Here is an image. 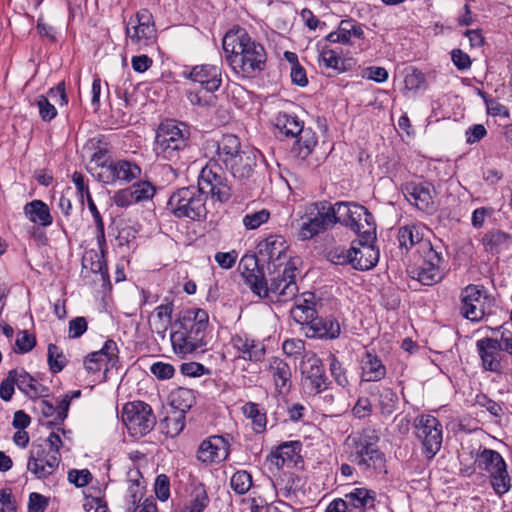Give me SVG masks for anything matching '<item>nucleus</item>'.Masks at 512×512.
I'll list each match as a JSON object with an SVG mask.
<instances>
[{
	"mask_svg": "<svg viewBox=\"0 0 512 512\" xmlns=\"http://www.w3.org/2000/svg\"><path fill=\"white\" fill-rule=\"evenodd\" d=\"M222 46L226 53V62L238 76L254 78L264 70L266 51L245 29L238 27L228 31Z\"/></svg>",
	"mask_w": 512,
	"mask_h": 512,
	"instance_id": "1",
	"label": "nucleus"
},
{
	"mask_svg": "<svg viewBox=\"0 0 512 512\" xmlns=\"http://www.w3.org/2000/svg\"><path fill=\"white\" fill-rule=\"evenodd\" d=\"M208 312L201 308L182 311L173 324L170 341L174 353L182 358L207 345Z\"/></svg>",
	"mask_w": 512,
	"mask_h": 512,
	"instance_id": "2",
	"label": "nucleus"
},
{
	"mask_svg": "<svg viewBox=\"0 0 512 512\" xmlns=\"http://www.w3.org/2000/svg\"><path fill=\"white\" fill-rule=\"evenodd\" d=\"M154 150L158 157L174 164H188L192 150L188 126L173 120L161 123L156 132Z\"/></svg>",
	"mask_w": 512,
	"mask_h": 512,
	"instance_id": "3",
	"label": "nucleus"
},
{
	"mask_svg": "<svg viewBox=\"0 0 512 512\" xmlns=\"http://www.w3.org/2000/svg\"><path fill=\"white\" fill-rule=\"evenodd\" d=\"M378 440L377 436L366 433L349 435L344 443L347 459L362 472L382 471L386 457L377 445Z\"/></svg>",
	"mask_w": 512,
	"mask_h": 512,
	"instance_id": "4",
	"label": "nucleus"
},
{
	"mask_svg": "<svg viewBox=\"0 0 512 512\" xmlns=\"http://www.w3.org/2000/svg\"><path fill=\"white\" fill-rule=\"evenodd\" d=\"M275 127L280 136L296 138L291 153L301 161H307L312 154L318 139L311 128H304L296 116L279 113L275 119Z\"/></svg>",
	"mask_w": 512,
	"mask_h": 512,
	"instance_id": "5",
	"label": "nucleus"
},
{
	"mask_svg": "<svg viewBox=\"0 0 512 512\" xmlns=\"http://www.w3.org/2000/svg\"><path fill=\"white\" fill-rule=\"evenodd\" d=\"M336 224L353 230L359 237L376 239V224L372 213L356 202H336L333 204Z\"/></svg>",
	"mask_w": 512,
	"mask_h": 512,
	"instance_id": "6",
	"label": "nucleus"
},
{
	"mask_svg": "<svg viewBox=\"0 0 512 512\" xmlns=\"http://www.w3.org/2000/svg\"><path fill=\"white\" fill-rule=\"evenodd\" d=\"M206 201L205 194L197 186H187L178 189L170 196L168 208L177 218L202 221L208 214Z\"/></svg>",
	"mask_w": 512,
	"mask_h": 512,
	"instance_id": "7",
	"label": "nucleus"
},
{
	"mask_svg": "<svg viewBox=\"0 0 512 512\" xmlns=\"http://www.w3.org/2000/svg\"><path fill=\"white\" fill-rule=\"evenodd\" d=\"M296 272L297 263H287L282 268L268 271V280L266 279L263 288L267 293L260 297L283 303L295 299L298 293Z\"/></svg>",
	"mask_w": 512,
	"mask_h": 512,
	"instance_id": "8",
	"label": "nucleus"
},
{
	"mask_svg": "<svg viewBox=\"0 0 512 512\" xmlns=\"http://www.w3.org/2000/svg\"><path fill=\"white\" fill-rule=\"evenodd\" d=\"M301 220L299 237L302 240L312 239L336 224L333 204L326 200L312 202L306 206Z\"/></svg>",
	"mask_w": 512,
	"mask_h": 512,
	"instance_id": "9",
	"label": "nucleus"
},
{
	"mask_svg": "<svg viewBox=\"0 0 512 512\" xmlns=\"http://www.w3.org/2000/svg\"><path fill=\"white\" fill-rule=\"evenodd\" d=\"M197 188L221 203L227 202L232 197V185L221 165L214 160H209L201 169L198 176Z\"/></svg>",
	"mask_w": 512,
	"mask_h": 512,
	"instance_id": "10",
	"label": "nucleus"
},
{
	"mask_svg": "<svg viewBox=\"0 0 512 512\" xmlns=\"http://www.w3.org/2000/svg\"><path fill=\"white\" fill-rule=\"evenodd\" d=\"M494 298L491 297L481 285L469 284L460 293V315L471 321L480 322L489 316Z\"/></svg>",
	"mask_w": 512,
	"mask_h": 512,
	"instance_id": "11",
	"label": "nucleus"
},
{
	"mask_svg": "<svg viewBox=\"0 0 512 512\" xmlns=\"http://www.w3.org/2000/svg\"><path fill=\"white\" fill-rule=\"evenodd\" d=\"M121 418L129 434L135 438L147 435L156 424L151 406L144 401L126 403L122 409Z\"/></svg>",
	"mask_w": 512,
	"mask_h": 512,
	"instance_id": "12",
	"label": "nucleus"
},
{
	"mask_svg": "<svg viewBox=\"0 0 512 512\" xmlns=\"http://www.w3.org/2000/svg\"><path fill=\"white\" fill-rule=\"evenodd\" d=\"M416 437L422 443L423 454L430 460L439 452L442 445V425L432 415H420L414 420Z\"/></svg>",
	"mask_w": 512,
	"mask_h": 512,
	"instance_id": "13",
	"label": "nucleus"
},
{
	"mask_svg": "<svg viewBox=\"0 0 512 512\" xmlns=\"http://www.w3.org/2000/svg\"><path fill=\"white\" fill-rule=\"evenodd\" d=\"M257 250L258 258L267 265V271L282 268L287 263H297L288 254V246L281 235L268 236L258 243Z\"/></svg>",
	"mask_w": 512,
	"mask_h": 512,
	"instance_id": "14",
	"label": "nucleus"
},
{
	"mask_svg": "<svg viewBox=\"0 0 512 512\" xmlns=\"http://www.w3.org/2000/svg\"><path fill=\"white\" fill-rule=\"evenodd\" d=\"M302 376L303 387L309 394H320L331 385L322 360L315 354L308 357L302 366Z\"/></svg>",
	"mask_w": 512,
	"mask_h": 512,
	"instance_id": "15",
	"label": "nucleus"
},
{
	"mask_svg": "<svg viewBox=\"0 0 512 512\" xmlns=\"http://www.w3.org/2000/svg\"><path fill=\"white\" fill-rule=\"evenodd\" d=\"M141 174L140 167L128 160H110L103 162L98 173V180L105 184H112L117 181L131 182Z\"/></svg>",
	"mask_w": 512,
	"mask_h": 512,
	"instance_id": "16",
	"label": "nucleus"
},
{
	"mask_svg": "<svg viewBox=\"0 0 512 512\" xmlns=\"http://www.w3.org/2000/svg\"><path fill=\"white\" fill-rule=\"evenodd\" d=\"M60 455L48 453L43 445L33 444L27 463V469L38 479H45L52 475L58 468Z\"/></svg>",
	"mask_w": 512,
	"mask_h": 512,
	"instance_id": "17",
	"label": "nucleus"
},
{
	"mask_svg": "<svg viewBox=\"0 0 512 512\" xmlns=\"http://www.w3.org/2000/svg\"><path fill=\"white\" fill-rule=\"evenodd\" d=\"M230 443L223 435H213L204 439L197 450V459L209 465L225 461L229 456Z\"/></svg>",
	"mask_w": 512,
	"mask_h": 512,
	"instance_id": "18",
	"label": "nucleus"
},
{
	"mask_svg": "<svg viewBox=\"0 0 512 512\" xmlns=\"http://www.w3.org/2000/svg\"><path fill=\"white\" fill-rule=\"evenodd\" d=\"M406 199L419 210L432 214L436 211L435 189L429 182L407 183L404 188Z\"/></svg>",
	"mask_w": 512,
	"mask_h": 512,
	"instance_id": "19",
	"label": "nucleus"
},
{
	"mask_svg": "<svg viewBox=\"0 0 512 512\" xmlns=\"http://www.w3.org/2000/svg\"><path fill=\"white\" fill-rule=\"evenodd\" d=\"M118 361V346L114 340L108 339L99 351L91 352L85 357L84 367L89 373H96L102 369L103 365L106 366V371L116 367Z\"/></svg>",
	"mask_w": 512,
	"mask_h": 512,
	"instance_id": "20",
	"label": "nucleus"
},
{
	"mask_svg": "<svg viewBox=\"0 0 512 512\" xmlns=\"http://www.w3.org/2000/svg\"><path fill=\"white\" fill-rule=\"evenodd\" d=\"M375 239L360 237L357 243L351 246L352 268L366 271L372 269L379 260V250L373 245Z\"/></svg>",
	"mask_w": 512,
	"mask_h": 512,
	"instance_id": "21",
	"label": "nucleus"
},
{
	"mask_svg": "<svg viewBox=\"0 0 512 512\" xmlns=\"http://www.w3.org/2000/svg\"><path fill=\"white\" fill-rule=\"evenodd\" d=\"M476 348L484 371L497 374L502 372L500 358V352L502 350L498 339L491 337L479 339L476 342Z\"/></svg>",
	"mask_w": 512,
	"mask_h": 512,
	"instance_id": "22",
	"label": "nucleus"
},
{
	"mask_svg": "<svg viewBox=\"0 0 512 512\" xmlns=\"http://www.w3.org/2000/svg\"><path fill=\"white\" fill-rule=\"evenodd\" d=\"M259 262L261 261L256 256H245L240 261L239 269L252 292L260 297L266 295L267 290H263L266 278L259 267Z\"/></svg>",
	"mask_w": 512,
	"mask_h": 512,
	"instance_id": "23",
	"label": "nucleus"
},
{
	"mask_svg": "<svg viewBox=\"0 0 512 512\" xmlns=\"http://www.w3.org/2000/svg\"><path fill=\"white\" fill-rule=\"evenodd\" d=\"M302 332L307 338L333 340L340 336L341 326L331 316L323 318L317 315L309 325L304 326Z\"/></svg>",
	"mask_w": 512,
	"mask_h": 512,
	"instance_id": "24",
	"label": "nucleus"
},
{
	"mask_svg": "<svg viewBox=\"0 0 512 512\" xmlns=\"http://www.w3.org/2000/svg\"><path fill=\"white\" fill-rule=\"evenodd\" d=\"M186 77L199 83L202 89L209 93L217 91L222 84L221 68L216 65H196Z\"/></svg>",
	"mask_w": 512,
	"mask_h": 512,
	"instance_id": "25",
	"label": "nucleus"
},
{
	"mask_svg": "<svg viewBox=\"0 0 512 512\" xmlns=\"http://www.w3.org/2000/svg\"><path fill=\"white\" fill-rule=\"evenodd\" d=\"M267 372L272 379L275 391L279 395H286L292 387V372L289 364L281 358L269 359Z\"/></svg>",
	"mask_w": 512,
	"mask_h": 512,
	"instance_id": "26",
	"label": "nucleus"
},
{
	"mask_svg": "<svg viewBox=\"0 0 512 512\" xmlns=\"http://www.w3.org/2000/svg\"><path fill=\"white\" fill-rule=\"evenodd\" d=\"M256 163V151L250 148H244V150L238 154L237 157H234L230 163H227L225 167L231 172L234 178L247 179L253 174Z\"/></svg>",
	"mask_w": 512,
	"mask_h": 512,
	"instance_id": "27",
	"label": "nucleus"
},
{
	"mask_svg": "<svg viewBox=\"0 0 512 512\" xmlns=\"http://www.w3.org/2000/svg\"><path fill=\"white\" fill-rule=\"evenodd\" d=\"M361 382H379L387 374L386 366L381 358L371 352L366 351L361 358Z\"/></svg>",
	"mask_w": 512,
	"mask_h": 512,
	"instance_id": "28",
	"label": "nucleus"
},
{
	"mask_svg": "<svg viewBox=\"0 0 512 512\" xmlns=\"http://www.w3.org/2000/svg\"><path fill=\"white\" fill-rule=\"evenodd\" d=\"M137 25L126 28V34L133 41L152 39L155 35L153 16L148 9H140L136 13Z\"/></svg>",
	"mask_w": 512,
	"mask_h": 512,
	"instance_id": "29",
	"label": "nucleus"
},
{
	"mask_svg": "<svg viewBox=\"0 0 512 512\" xmlns=\"http://www.w3.org/2000/svg\"><path fill=\"white\" fill-rule=\"evenodd\" d=\"M16 385L30 399L48 396L49 388L39 383L24 369H17Z\"/></svg>",
	"mask_w": 512,
	"mask_h": 512,
	"instance_id": "30",
	"label": "nucleus"
},
{
	"mask_svg": "<svg viewBox=\"0 0 512 512\" xmlns=\"http://www.w3.org/2000/svg\"><path fill=\"white\" fill-rule=\"evenodd\" d=\"M345 500L350 509H361L362 512H371L375 508L376 492L367 488H354L345 494Z\"/></svg>",
	"mask_w": 512,
	"mask_h": 512,
	"instance_id": "31",
	"label": "nucleus"
},
{
	"mask_svg": "<svg viewBox=\"0 0 512 512\" xmlns=\"http://www.w3.org/2000/svg\"><path fill=\"white\" fill-rule=\"evenodd\" d=\"M233 342L235 348L242 353V358L245 360L258 362L265 356V345L260 341L237 336L233 339Z\"/></svg>",
	"mask_w": 512,
	"mask_h": 512,
	"instance_id": "32",
	"label": "nucleus"
},
{
	"mask_svg": "<svg viewBox=\"0 0 512 512\" xmlns=\"http://www.w3.org/2000/svg\"><path fill=\"white\" fill-rule=\"evenodd\" d=\"M482 243L487 252L495 255L509 249L512 245V236L502 230L492 229L484 234Z\"/></svg>",
	"mask_w": 512,
	"mask_h": 512,
	"instance_id": "33",
	"label": "nucleus"
},
{
	"mask_svg": "<svg viewBox=\"0 0 512 512\" xmlns=\"http://www.w3.org/2000/svg\"><path fill=\"white\" fill-rule=\"evenodd\" d=\"M419 252L423 258L422 263L437 268H444L447 262L445 255L447 254L444 245L439 242L432 244L430 241H424L420 244Z\"/></svg>",
	"mask_w": 512,
	"mask_h": 512,
	"instance_id": "34",
	"label": "nucleus"
},
{
	"mask_svg": "<svg viewBox=\"0 0 512 512\" xmlns=\"http://www.w3.org/2000/svg\"><path fill=\"white\" fill-rule=\"evenodd\" d=\"M244 149L241 147L240 139L233 134H225L217 142V157L225 166L234 157H237Z\"/></svg>",
	"mask_w": 512,
	"mask_h": 512,
	"instance_id": "35",
	"label": "nucleus"
},
{
	"mask_svg": "<svg viewBox=\"0 0 512 512\" xmlns=\"http://www.w3.org/2000/svg\"><path fill=\"white\" fill-rule=\"evenodd\" d=\"M368 393L371 396L378 395V405L382 416L389 417L396 410L398 405V396L390 387L370 386Z\"/></svg>",
	"mask_w": 512,
	"mask_h": 512,
	"instance_id": "36",
	"label": "nucleus"
},
{
	"mask_svg": "<svg viewBox=\"0 0 512 512\" xmlns=\"http://www.w3.org/2000/svg\"><path fill=\"white\" fill-rule=\"evenodd\" d=\"M409 275L422 285L432 286L439 283L444 278L445 271L444 268H437L422 263L420 266L413 267L409 270Z\"/></svg>",
	"mask_w": 512,
	"mask_h": 512,
	"instance_id": "37",
	"label": "nucleus"
},
{
	"mask_svg": "<svg viewBox=\"0 0 512 512\" xmlns=\"http://www.w3.org/2000/svg\"><path fill=\"white\" fill-rule=\"evenodd\" d=\"M98 246L100 249L99 252L94 249L85 252L82 259V266L86 269H90L92 273L101 274L104 279L108 277V268L105 261L106 243L103 246L98 244Z\"/></svg>",
	"mask_w": 512,
	"mask_h": 512,
	"instance_id": "38",
	"label": "nucleus"
},
{
	"mask_svg": "<svg viewBox=\"0 0 512 512\" xmlns=\"http://www.w3.org/2000/svg\"><path fill=\"white\" fill-rule=\"evenodd\" d=\"M475 464L480 470L486 471L489 474L497 472L501 469L504 470V467L507 466L501 454L489 448H484L477 455Z\"/></svg>",
	"mask_w": 512,
	"mask_h": 512,
	"instance_id": "39",
	"label": "nucleus"
},
{
	"mask_svg": "<svg viewBox=\"0 0 512 512\" xmlns=\"http://www.w3.org/2000/svg\"><path fill=\"white\" fill-rule=\"evenodd\" d=\"M24 213L33 223L47 227L52 224L53 218L49 207L41 200H33L24 206Z\"/></svg>",
	"mask_w": 512,
	"mask_h": 512,
	"instance_id": "40",
	"label": "nucleus"
},
{
	"mask_svg": "<svg viewBox=\"0 0 512 512\" xmlns=\"http://www.w3.org/2000/svg\"><path fill=\"white\" fill-rule=\"evenodd\" d=\"M169 398L171 408L184 414H186L196 402L194 390L184 387L173 390Z\"/></svg>",
	"mask_w": 512,
	"mask_h": 512,
	"instance_id": "41",
	"label": "nucleus"
},
{
	"mask_svg": "<svg viewBox=\"0 0 512 512\" xmlns=\"http://www.w3.org/2000/svg\"><path fill=\"white\" fill-rule=\"evenodd\" d=\"M242 412L247 418L251 419L252 428L255 433L260 434L266 430V413L260 409L257 403L247 402L242 407Z\"/></svg>",
	"mask_w": 512,
	"mask_h": 512,
	"instance_id": "42",
	"label": "nucleus"
},
{
	"mask_svg": "<svg viewBox=\"0 0 512 512\" xmlns=\"http://www.w3.org/2000/svg\"><path fill=\"white\" fill-rule=\"evenodd\" d=\"M185 415L172 409L161 423L164 429L163 432L169 437L178 436L185 428Z\"/></svg>",
	"mask_w": 512,
	"mask_h": 512,
	"instance_id": "43",
	"label": "nucleus"
},
{
	"mask_svg": "<svg viewBox=\"0 0 512 512\" xmlns=\"http://www.w3.org/2000/svg\"><path fill=\"white\" fill-rule=\"evenodd\" d=\"M190 502L184 507L183 512H202L209 505V497L202 483L197 484L191 494Z\"/></svg>",
	"mask_w": 512,
	"mask_h": 512,
	"instance_id": "44",
	"label": "nucleus"
},
{
	"mask_svg": "<svg viewBox=\"0 0 512 512\" xmlns=\"http://www.w3.org/2000/svg\"><path fill=\"white\" fill-rule=\"evenodd\" d=\"M398 241L401 248L409 250L415 244H421L424 242L422 234L419 228L415 225L403 226L398 231Z\"/></svg>",
	"mask_w": 512,
	"mask_h": 512,
	"instance_id": "45",
	"label": "nucleus"
},
{
	"mask_svg": "<svg viewBox=\"0 0 512 512\" xmlns=\"http://www.w3.org/2000/svg\"><path fill=\"white\" fill-rule=\"evenodd\" d=\"M328 361L329 371L335 383L341 388L348 387L350 382L344 364L334 354L329 355Z\"/></svg>",
	"mask_w": 512,
	"mask_h": 512,
	"instance_id": "46",
	"label": "nucleus"
},
{
	"mask_svg": "<svg viewBox=\"0 0 512 512\" xmlns=\"http://www.w3.org/2000/svg\"><path fill=\"white\" fill-rule=\"evenodd\" d=\"M290 314L294 321L301 326V330L303 331L304 326L309 325V323L318 315V310L316 307L301 306L294 303L290 310Z\"/></svg>",
	"mask_w": 512,
	"mask_h": 512,
	"instance_id": "47",
	"label": "nucleus"
},
{
	"mask_svg": "<svg viewBox=\"0 0 512 512\" xmlns=\"http://www.w3.org/2000/svg\"><path fill=\"white\" fill-rule=\"evenodd\" d=\"M230 486L236 494H246L252 486L251 474L246 470L236 471L230 479Z\"/></svg>",
	"mask_w": 512,
	"mask_h": 512,
	"instance_id": "48",
	"label": "nucleus"
},
{
	"mask_svg": "<svg viewBox=\"0 0 512 512\" xmlns=\"http://www.w3.org/2000/svg\"><path fill=\"white\" fill-rule=\"evenodd\" d=\"M319 63L320 65H323L326 68H331L335 70L337 73H341L344 71V68L341 67L343 61L339 53L327 47L322 48L319 55Z\"/></svg>",
	"mask_w": 512,
	"mask_h": 512,
	"instance_id": "49",
	"label": "nucleus"
},
{
	"mask_svg": "<svg viewBox=\"0 0 512 512\" xmlns=\"http://www.w3.org/2000/svg\"><path fill=\"white\" fill-rule=\"evenodd\" d=\"M351 19L341 20L336 31L329 33L326 36V41L330 43L350 44L352 31L350 30Z\"/></svg>",
	"mask_w": 512,
	"mask_h": 512,
	"instance_id": "50",
	"label": "nucleus"
},
{
	"mask_svg": "<svg viewBox=\"0 0 512 512\" xmlns=\"http://www.w3.org/2000/svg\"><path fill=\"white\" fill-rule=\"evenodd\" d=\"M490 483L498 495H503L508 492L510 490L511 484L510 477L507 472V466L504 467V470L501 469L490 474Z\"/></svg>",
	"mask_w": 512,
	"mask_h": 512,
	"instance_id": "51",
	"label": "nucleus"
},
{
	"mask_svg": "<svg viewBox=\"0 0 512 512\" xmlns=\"http://www.w3.org/2000/svg\"><path fill=\"white\" fill-rule=\"evenodd\" d=\"M87 205H88V209L90 210V212L93 216L94 222H95L96 231H97V235H96L97 243L99 245L103 246L105 244L104 222H103L102 216H101L99 210L97 209V206H96L91 195H88Z\"/></svg>",
	"mask_w": 512,
	"mask_h": 512,
	"instance_id": "52",
	"label": "nucleus"
},
{
	"mask_svg": "<svg viewBox=\"0 0 512 512\" xmlns=\"http://www.w3.org/2000/svg\"><path fill=\"white\" fill-rule=\"evenodd\" d=\"M38 409L44 417H46V418L53 417L54 418V421H50L48 423L49 426L54 425L56 423L59 424V423L64 422V420L60 419V415H59V411H60L59 398L56 399L55 404L48 400H40L38 402Z\"/></svg>",
	"mask_w": 512,
	"mask_h": 512,
	"instance_id": "53",
	"label": "nucleus"
},
{
	"mask_svg": "<svg viewBox=\"0 0 512 512\" xmlns=\"http://www.w3.org/2000/svg\"><path fill=\"white\" fill-rule=\"evenodd\" d=\"M35 345V336L30 334L27 330H22L17 334L14 352L18 354H25L30 352Z\"/></svg>",
	"mask_w": 512,
	"mask_h": 512,
	"instance_id": "54",
	"label": "nucleus"
},
{
	"mask_svg": "<svg viewBox=\"0 0 512 512\" xmlns=\"http://www.w3.org/2000/svg\"><path fill=\"white\" fill-rule=\"evenodd\" d=\"M48 364L52 373H59L65 367L63 353L56 344L48 345Z\"/></svg>",
	"mask_w": 512,
	"mask_h": 512,
	"instance_id": "55",
	"label": "nucleus"
},
{
	"mask_svg": "<svg viewBox=\"0 0 512 512\" xmlns=\"http://www.w3.org/2000/svg\"><path fill=\"white\" fill-rule=\"evenodd\" d=\"M136 203L151 199L155 194V187L148 181H139L131 185Z\"/></svg>",
	"mask_w": 512,
	"mask_h": 512,
	"instance_id": "56",
	"label": "nucleus"
},
{
	"mask_svg": "<svg viewBox=\"0 0 512 512\" xmlns=\"http://www.w3.org/2000/svg\"><path fill=\"white\" fill-rule=\"evenodd\" d=\"M270 217V212L266 209H262L259 211H255L252 213H247L243 217V225L248 230L257 229L263 223H266Z\"/></svg>",
	"mask_w": 512,
	"mask_h": 512,
	"instance_id": "57",
	"label": "nucleus"
},
{
	"mask_svg": "<svg viewBox=\"0 0 512 512\" xmlns=\"http://www.w3.org/2000/svg\"><path fill=\"white\" fill-rule=\"evenodd\" d=\"M327 259L334 265L352 266L351 247L349 249H345L343 247L331 249L327 253Z\"/></svg>",
	"mask_w": 512,
	"mask_h": 512,
	"instance_id": "58",
	"label": "nucleus"
},
{
	"mask_svg": "<svg viewBox=\"0 0 512 512\" xmlns=\"http://www.w3.org/2000/svg\"><path fill=\"white\" fill-rule=\"evenodd\" d=\"M17 369H12L8 372L7 377L0 383V397L2 400L8 402L12 399L16 385Z\"/></svg>",
	"mask_w": 512,
	"mask_h": 512,
	"instance_id": "59",
	"label": "nucleus"
},
{
	"mask_svg": "<svg viewBox=\"0 0 512 512\" xmlns=\"http://www.w3.org/2000/svg\"><path fill=\"white\" fill-rule=\"evenodd\" d=\"M300 450V444L297 441L285 442L279 445L274 452L285 458V460L291 464L295 463V458L298 456Z\"/></svg>",
	"mask_w": 512,
	"mask_h": 512,
	"instance_id": "60",
	"label": "nucleus"
},
{
	"mask_svg": "<svg viewBox=\"0 0 512 512\" xmlns=\"http://www.w3.org/2000/svg\"><path fill=\"white\" fill-rule=\"evenodd\" d=\"M36 105L39 109V115L43 121L49 122L56 117L57 110L55 106L49 102L46 96H38Z\"/></svg>",
	"mask_w": 512,
	"mask_h": 512,
	"instance_id": "61",
	"label": "nucleus"
},
{
	"mask_svg": "<svg viewBox=\"0 0 512 512\" xmlns=\"http://www.w3.org/2000/svg\"><path fill=\"white\" fill-rule=\"evenodd\" d=\"M68 480L76 487L81 488L88 485L92 481V474L87 469H71L68 472Z\"/></svg>",
	"mask_w": 512,
	"mask_h": 512,
	"instance_id": "62",
	"label": "nucleus"
},
{
	"mask_svg": "<svg viewBox=\"0 0 512 512\" xmlns=\"http://www.w3.org/2000/svg\"><path fill=\"white\" fill-rule=\"evenodd\" d=\"M154 490L160 501H166L170 496L169 477L165 474L158 475L155 480Z\"/></svg>",
	"mask_w": 512,
	"mask_h": 512,
	"instance_id": "63",
	"label": "nucleus"
},
{
	"mask_svg": "<svg viewBox=\"0 0 512 512\" xmlns=\"http://www.w3.org/2000/svg\"><path fill=\"white\" fill-rule=\"evenodd\" d=\"M49 504V498L40 493L32 492L29 495L28 512H44Z\"/></svg>",
	"mask_w": 512,
	"mask_h": 512,
	"instance_id": "64",
	"label": "nucleus"
}]
</instances>
